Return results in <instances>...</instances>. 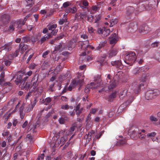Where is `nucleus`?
<instances>
[{"mask_svg": "<svg viewBox=\"0 0 160 160\" xmlns=\"http://www.w3.org/2000/svg\"><path fill=\"white\" fill-rule=\"evenodd\" d=\"M126 60L124 62L127 64L132 65L136 59V56L134 52H130L126 53Z\"/></svg>", "mask_w": 160, "mask_h": 160, "instance_id": "obj_1", "label": "nucleus"}, {"mask_svg": "<svg viewBox=\"0 0 160 160\" xmlns=\"http://www.w3.org/2000/svg\"><path fill=\"white\" fill-rule=\"evenodd\" d=\"M160 94L158 90H150L146 92L145 94V98L147 100L154 98Z\"/></svg>", "mask_w": 160, "mask_h": 160, "instance_id": "obj_2", "label": "nucleus"}, {"mask_svg": "<svg viewBox=\"0 0 160 160\" xmlns=\"http://www.w3.org/2000/svg\"><path fill=\"white\" fill-rule=\"evenodd\" d=\"M83 80L82 77L81 79H79V78L74 79L68 87V90L69 91H71L73 88H74L78 85L80 86H82L83 83Z\"/></svg>", "mask_w": 160, "mask_h": 160, "instance_id": "obj_3", "label": "nucleus"}, {"mask_svg": "<svg viewBox=\"0 0 160 160\" xmlns=\"http://www.w3.org/2000/svg\"><path fill=\"white\" fill-rule=\"evenodd\" d=\"M102 80L100 78H96L94 79V82H92L89 84L92 89H96L100 87L101 85Z\"/></svg>", "mask_w": 160, "mask_h": 160, "instance_id": "obj_4", "label": "nucleus"}, {"mask_svg": "<svg viewBox=\"0 0 160 160\" xmlns=\"http://www.w3.org/2000/svg\"><path fill=\"white\" fill-rule=\"evenodd\" d=\"M107 82L109 83H107V85H108V89L109 91H111L116 86V83L114 81H111L110 76L108 75L107 78Z\"/></svg>", "mask_w": 160, "mask_h": 160, "instance_id": "obj_5", "label": "nucleus"}, {"mask_svg": "<svg viewBox=\"0 0 160 160\" xmlns=\"http://www.w3.org/2000/svg\"><path fill=\"white\" fill-rule=\"evenodd\" d=\"M21 24L18 22V21L12 22L10 24L8 30L10 31H13L16 28H19L21 27Z\"/></svg>", "mask_w": 160, "mask_h": 160, "instance_id": "obj_6", "label": "nucleus"}, {"mask_svg": "<svg viewBox=\"0 0 160 160\" xmlns=\"http://www.w3.org/2000/svg\"><path fill=\"white\" fill-rule=\"evenodd\" d=\"M25 76V72L23 71H20L17 74V77L15 80L16 84H18L21 82L23 77Z\"/></svg>", "mask_w": 160, "mask_h": 160, "instance_id": "obj_7", "label": "nucleus"}, {"mask_svg": "<svg viewBox=\"0 0 160 160\" xmlns=\"http://www.w3.org/2000/svg\"><path fill=\"white\" fill-rule=\"evenodd\" d=\"M98 32L99 34H101L102 35L105 37L109 34L110 31L109 29L104 28H99L98 30Z\"/></svg>", "mask_w": 160, "mask_h": 160, "instance_id": "obj_8", "label": "nucleus"}, {"mask_svg": "<svg viewBox=\"0 0 160 160\" xmlns=\"http://www.w3.org/2000/svg\"><path fill=\"white\" fill-rule=\"evenodd\" d=\"M9 16L7 14L2 15L0 19V22L3 24L8 23L9 19Z\"/></svg>", "mask_w": 160, "mask_h": 160, "instance_id": "obj_9", "label": "nucleus"}, {"mask_svg": "<svg viewBox=\"0 0 160 160\" xmlns=\"http://www.w3.org/2000/svg\"><path fill=\"white\" fill-rule=\"evenodd\" d=\"M38 80V78H37V79L32 82V86H31V87L30 88V89H31V91H37L39 93L41 92V90L42 89V88L41 87V89H40L39 91V88H36V87L37 86V81Z\"/></svg>", "mask_w": 160, "mask_h": 160, "instance_id": "obj_10", "label": "nucleus"}, {"mask_svg": "<svg viewBox=\"0 0 160 160\" xmlns=\"http://www.w3.org/2000/svg\"><path fill=\"white\" fill-rule=\"evenodd\" d=\"M89 41H86L83 42H81L80 43L82 46V47L84 49H86L87 48H88L91 49H94V47L88 44Z\"/></svg>", "mask_w": 160, "mask_h": 160, "instance_id": "obj_11", "label": "nucleus"}, {"mask_svg": "<svg viewBox=\"0 0 160 160\" xmlns=\"http://www.w3.org/2000/svg\"><path fill=\"white\" fill-rule=\"evenodd\" d=\"M139 32L143 34H146L149 31V28L146 25L140 27L139 29Z\"/></svg>", "mask_w": 160, "mask_h": 160, "instance_id": "obj_12", "label": "nucleus"}, {"mask_svg": "<svg viewBox=\"0 0 160 160\" xmlns=\"http://www.w3.org/2000/svg\"><path fill=\"white\" fill-rule=\"evenodd\" d=\"M12 44V42L7 43L1 48V50H5L7 52L9 51V50H11L12 48L11 46Z\"/></svg>", "mask_w": 160, "mask_h": 160, "instance_id": "obj_13", "label": "nucleus"}, {"mask_svg": "<svg viewBox=\"0 0 160 160\" xmlns=\"http://www.w3.org/2000/svg\"><path fill=\"white\" fill-rule=\"evenodd\" d=\"M110 43L111 44H115L118 40V38L117 35L114 33L113 36L110 37L109 38Z\"/></svg>", "mask_w": 160, "mask_h": 160, "instance_id": "obj_14", "label": "nucleus"}, {"mask_svg": "<svg viewBox=\"0 0 160 160\" xmlns=\"http://www.w3.org/2000/svg\"><path fill=\"white\" fill-rule=\"evenodd\" d=\"M118 52L117 49L115 48L109 51L108 54L109 58H112L116 55L117 54Z\"/></svg>", "mask_w": 160, "mask_h": 160, "instance_id": "obj_15", "label": "nucleus"}, {"mask_svg": "<svg viewBox=\"0 0 160 160\" xmlns=\"http://www.w3.org/2000/svg\"><path fill=\"white\" fill-rule=\"evenodd\" d=\"M129 99L128 100H127L123 104H122L119 107V109H121L124 106L125 107L127 106L130 104L132 102L133 100V98L132 96H130L129 98Z\"/></svg>", "mask_w": 160, "mask_h": 160, "instance_id": "obj_16", "label": "nucleus"}, {"mask_svg": "<svg viewBox=\"0 0 160 160\" xmlns=\"http://www.w3.org/2000/svg\"><path fill=\"white\" fill-rule=\"evenodd\" d=\"M141 84H136L135 85H134V84L133 85L132 88L133 89L134 93H137L139 91Z\"/></svg>", "mask_w": 160, "mask_h": 160, "instance_id": "obj_17", "label": "nucleus"}, {"mask_svg": "<svg viewBox=\"0 0 160 160\" xmlns=\"http://www.w3.org/2000/svg\"><path fill=\"white\" fill-rule=\"evenodd\" d=\"M67 13L71 12L72 13H75L77 11V9L76 8L73 7L72 8L69 7L67 8L65 10Z\"/></svg>", "mask_w": 160, "mask_h": 160, "instance_id": "obj_18", "label": "nucleus"}, {"mask_svg": "<svg viewBox=\"0 0 160 160\" xmlns=\"http://www.w3.org/2000/svg\"><path fill=\"white\" fill-rule=\"evenodd\" d=\"M143 70V68L142 67L137 68L134 70L133 73L136 75L139 74L140 72H142Z\"/></svg>", "mask_w": 160, "mask_h": 160, "instance_id": "obj_19", "label": "nucleus"}, {"mask_svg": "<svg viewBox=\"0 0 160 160\" xmlns=\"http://www.w3.org/2000/svg\"><path fill=\"white\" fill-rule=\"evenodd\" d=\"M63 48L62 47V45L60 43L58 45L55 47L54 50L53 52V53H55L57 51L61 52L63 50Z\"/></svg>", "mask_w": 160, "mask_h": 160, "instance_id": "obj_20", "label": "nucleus"}, {"mask_svg": "<svg viewBox=\"0 0 160 160\" xmlns=\"http://www.w3.org/2000/svg\"><path fill=\"white\" fill-rule=\"evenodd\" d=\"M50 38V36L48 35V34L42 36L40 39L41 44H42Z\"/></svg>", "mask_w": 160, "mask_h": 160, "instance_id": "obj_21", "label": "nucleus"}, {"mask_svg": "<svg viewBox=\"0 0 160 160\" xmlns=\"http://www.w3.org/2000/svg\"><path fill=\"white\" fill-rule=\"evenodd\" d=\"M68 120V118L67 117H61L59 118V122L60 124H64L66 121Z\"/></svg>", "mask_w": 160, "mask_h": 160, "instance_id": "obj_22", "label": "nucleus"}, {"mask_svg": "<svg viewBox=\"0 0 160 160\" xmlns=\"http://www.w3.org/2000/svg\"><path fill=\"white\" fill-rule=\"evenodd\" d=\"M25 46L24 45L23 43H21L19 45V49L18 50L19 52H20L22 54L24 52V51L25 50Z\"/></svg>", "mask_w": 160, "mask_h": 160, "instance_id": "obj_23", "label": "nucleus"}, {"mask_svg": "<svg viewBox=\"0 0 160 160\" xmlns=\"http://www.w3.org/2000/svg\"><path fill=\"white\" fill-rule=\"evenodd\" d=\"M57 25L56 24H50L47 26V27L49 30L52 31L55 30L54 29L57 28Z\"/></svg>", "mask_w": 160, "mask_h": 160, "instance_id": "obj_24", "label": "nucleus"}, {"mask_svg": "<svg viewBox=\"0 0 160 160\" xmlns=\"http://www.w3.org/2000/svg\"><path fill=\"white\" fill-rule=\"evenodd\" d=\"M111 64L112 66H116L117 67H119L122 65V63L120 61H112Z\"/></svg>", "mask_w": 160, "mask_h": 160, "instance_id": "obj_25", "label": "nucleus"}, {"mask_svg": "<svg viewBox=\"0 0 160 160\" xmlns=\"http://www.w3.org/2000/svg\"><path fill=\"white\" fill-rule=\"evenodd\" d=\"M107 56L105 54H103L102 55L101 58H100L99 60V62H100L101 65H102L105 62V59L106 58Z\"/></svg>", "mask_w": 160, "mask_h": 160, "instance_id": "obj_26", "label": "nucleus"}, {"mask_svg": "<svg viewBox=\"0 0 160 160\" xmlns=\"http://www.w3.org/2000/svg\"><path fill=\"white\" fill-rule=\"evenodd\" d=\"M127 91L126 90H123V91L122 92H121L120 93V98L121 99H123V98L124 97H125L126 96H128L127 95L128 94V95H129L128 94L129 92H127V93H126Z\"/></svg>", "mask_w": 160, "mask_h": 160, "instance_id": "obj_27", "label": "nucleus"}, {"mask_svg": "<svg viewBox=\"0 0 160 160\" xmlns=\"http://www.w3.org/2000/svg\"><path fill=\"white\" fill-rule=\"evenodd\" d=\"M21 86V88H22V89H25L26 90H28V89L31 87V85H30V84L29 83L26 82L25 84V85L24 86H23L22 87V85L21 84L20 85Z\"/></svg>", "mask_w": 160, "mask_h": 160, "instance_id": "obj_28", "label": "nucleus"}, {"mask_svg": "<svg viewBox=\"0 0 160 160\" xmlns=\"http://www.w3.org/2000/svg\"><path fill=\"white\" fill-rule=\"evenodd\" d=\"M52 31L50 33H48V35H50V38H52L53 36H55L56 35L58 32V30L55 29Z\"/></svg>", "mask_w": 160, "mask_h": 160, "instance_id": "obj_29", "label": "nucleus"}, {"mask_svg": "<svg viewBox=\"0 0 160 160\" xmlns=\"http://www.w3.org/2000/svg\"><path fill=\"white\" fill-rule=\"evenodd\" d=\"M23 106H22L20 109V116L22 119L24 118V114L23 113Z\"/></svg>", "mask_w": 160, "mask_h": 160, "instance_id": "obj_30", "label": "nucleus"}, {"mask_svg": "<svg viewBox=\"0 0 160 160\" xmlns=\"http://www.w3.org/2000/svg\"><path fill=\"white\" fill-rule=\"evenodd\" d=\"M117 93V92H114L112 94L110 95L109 96V100L111 101L112 99L114 98L116 96Z\"/></svg>", "mask_w": 160, "mask_h": 160, "instance_id": "obj_31", "label": "nucleus"}, {"mask_svg": "<svg viewBox=\"0 0 160 160\" xmlns=\"http://www.w3.org/2000/svg\"><path fill=\"white\" fill-rule=\"evenodd\" d=\"M134 11V8L131 7H130L127 8V12L129 14L131 13Z\"/></svg>", "mask_w": 160, "mask_h": 160, "instance_id": "obj_32", "label": "nucleus"}, {"mask_svg": "<svg viewBox=\"0 0 160 160\" xmlns=\"http://www.w3.org/2000/svg\"><path fill=\"white\" fill-rule=\"evenodd\" d=\"M149 119L152 122H157L158 121V119L154 116L151 115L150 116Z\"/></svg>", "mask_w": 160, "mask_h": 160, "instance_id": "obj_33", "label": "nucleus"}, {"mask_svg": "<svg viewBox=\"0 0 160 160\" xmlns=\"http://www.w3.org/2000/svg\"><path fill=\"white\" fill-rule=\"evenodd\" d=\"M156 134L155 132H152L147 134V137L148 138H152L154 137Z\"/></svg>", "mask_w": 160, "mask_h": 160, "instance_id": "obj_34", "label": "nucleus"}, {"mask_svg": "<svg viewBox=\"0 0 160 160\" xmlns=\"http://www.w3.org/2000/svg\"><path fill=\"white\" fill-rule=\"evenodd\" d=\"M51 101V99L49 97L45 99L44 104L46 105H48Z\"/></svg>", "mask_w": 160, "mask_h": 160, "instance_id": "obj_35", "label": "nucleus"}, {"mask_svg": "<svg viewBox=\"0 0 160 160\" xmlns=\"http://www.w3.org/2000/svg\"><path fill=\"white\" fill-rule=\"evenodd\" d=\"M30 42H31L34 43L36 41V38L34 36H32L30 37Z\"/></svg>", "mask_w": 160, "mask_h": 160, "instance_id": "obj_36", "label": "nucleus"}, {"mask_svg": "<svg viewBox=\"0 0 160 160\" xmlns=\"http://www.w3.org/2000/svg\"><path fill=\"white\" fill-rule=\"evenodd\" d=\"M90 89H91V87L90 86L89 84L87 85L85 88V92L86 93H88L90 91Z\"/></svg>", "mask_w": 160, "mask_h": 160, "instance_id": "obj_37", "label": "nucleus"}, {"mask_svg": "<svg viewBox=\"0 0 160 160\" xmlns=\"http://www.w3.org/2000/svg\"><path fill=\"white\" fill-rule=\"evenodd\" d=\"M27 20L26 19V18H24L22 21L21 20H18V22L20 23V24H21V27H22V26L25 24Z\"/></svg>", "mask_w": 160, "mask_h": 160, "instance_id": "obj_38", "label": "nucleus"}, {"mask_svg": "<svg viewBox=\"0 0 160 160\" xmlns=\"http://www.w3.org/2000/svg\"><path fill=\"white\" fill-rule=\"evenodd\" d=\"M93 19V17L92 15H90L87 17V20L89 22H92Z\"/></svg>", "mask_w": 160, "mask_h": 160, "instance_id": "obj_39", "label": "nucleus"}, {"mask_svg": "<svg viewBox=\"0 0 160 160\" xmlns=\"http://www.w3.org/2000/svg\"><path fill=\"white\" fill-rule=\"evenodd\" d=\"M155 58L157 60L160 62V53H157L155 55Z\"/></svg>", "mask_w": 160, "mask_h": 160, "instance_id": "obj_40", "label": "nucleus"}, {"mask_svg": "<svg viewBox=\"0 0 160 160\" xmlns=\"http://www.w3.org/2000/svg\"><path fill=\"white\" fill-rule=\"evenodd\" d=\"M88 30L90 33H93L94 31V30L91 26H89L88 27Z\"/></svg>", "mask_w": 160, "mask_h": 160, "instance_id": "obj_41", "label": "nucleus"}, {"mask_svg": "<svg viewBox=\"0 0 160 160\" xmlns=\"http://www.w3.org/2000/svg\"><path fill=\"white\" fill-rule=\"evenodd\" d=\"M76 126L75 125H73L72 127H71L70 129V134H72V132L74 131L75 128H76Z\"/></svg>", "mask_w": 160, "mask_h": 160, "instance_id": "obj_42", "label": "nucleus"}, {"mask_svg": "<svg viewBox=\"0 0 160 160\" xmlns=\"http://www.w3.org/2000/svg\"><path fill=\"white\" fill-rule=\"evenodd\" d=\"M101 17V16L100 15H96L95 17V22L96 23H98V21L100 19Z\"/></svg>", "mask_w": 160, "mask_h": 160, "instance_id": "obj_43", "label": "nucleus"}, {"mask_svg": "<svg viewBox=\"0 0 160 160\" xmlns=\"http://www.w3.org/2000/svg\"><path fill=\"white\" fill-rule=\"evenodd\" d=\"M33 107L32 104L29 105L28 107L27 112H29L31 111H32Z\"/></svg>", "mask_w": 160, "mask_h": 160, "instance_id": "obj_44", "label": "nucleus"}, {"mask_svg": "<svg viewBox=\"0 0 160 160\" xmlns=\"http://www.w3.org/2000/svg\"><path fill=\"white\" fill-rule=\"evenodd\" d=\"M61 66L60 65H58L57 66L56 68H55V70H54L55 71V73H56V72L58 73V72H59L61 69Z\"/></svg>", "mask_w": 160, "mask_h": 160, "instance_id": "obj_45", "label": "nucleus"}, {"mask_svg": "<svg viewBox=\"0 0 160 160\" xmlns=\"http://www.w3.org/2000/svg\"><path fill=\"white\" fill-rule=\"evenodd\" d=\"M71 4V3L69 2H67L63 3V7L64 8H66L69 6Z\"/></svg>", "mask_w": 160, "mask_h": 160, "instance_id": "obj_46", "label": "nucleus"}, {"mask_svg": "<svg viewBox=\"0 0 160 160\" xmlns=\"http://www.w3.org/2000/svg\"><path fill=\"white\" fill-rule=\"evenodd\" d=\"M32 137L30 134H28L26 138V140H27L29 141V142L32 141Z\"/></svg>", "mask_w": 160, "mask_h": 160, "instance_id": "obj_47", "label": "nucleus"}, {"mask_svg": "<svg viewBox=\"0 0 160 160\" xmlns=\"http://www.w3.org/2000/svg\"><path fill=\"white\" fill-rule=\"evenodd\" d=\"M147 75L146 74H143L141 78V80L142 82H144L146 80Z\"/></svg>", "mask_w": 160, "mask_h": 160, "instance_id": "obj_48", "label": "nucleus"}, {"mask_svg": "<svg viewBox=\"0 0 160 160\" xmlns=\"http://www.w3.org/2000/svg\"><path fill=\"white\" fill-rule=\"evenodd\" d=\"M67 21L66 18L60 19L59 21V23L60 25H62L64 22Z\"/></svg>", "mask_w": 160, "mask_h": 160, "instance_id": "obj_49", "label": "nucleus"}, {"mask_svg": "<svg viewBox=\"0 0 160 160\" xmlns=\"http://www.w3.org/2000/svg\"><path fill=\"white\" fill-rule=\"evenodd\" d=\"M23 40L24 42H30V37H24L23 38Z\"/></svg>", "mask_w": 160, "mask_h": 160, "instance_id": "obj_50", "label": "nucleus"}, {"mask_svg": "<svg viewBox=\"0 0 160 160\" xmlns=\"http://www.w3.org/2000/svg\"><path fill=\"white\" fill-rule=\"evenodd\" d=\"M81 37L84 39H86L88 38V36L86 33H83L81 35Z\"/></svg>", "mask_w": 160, "mask_h": 160, "instance_id": "obj_51", "label": "nucleus"}, {"mask_svg": "<svg viewBox=\"0 0 160 160\" xmlns=\"http://www.w3.org/2000/svg\"><path fill=\"white\" fill-rule=\"evenodd\" d=\"M85 138H87L88 139V142H89L90 140L91 139V134H90L89 133H88V134H87L85 135Z\"/></svg>", "mask_w": 160, "mask_h": 160, "instance_id": "obj_52", "label": "nucleus"}, {"mask_svg": "<svg viewBox=\"0 0 160 160\" xmlns=\"http://www.w3.org/2000/svg\"><path fill=\"white\" fill-rule=\"evenodd\" d=\"M18 122L17 119L14 120L12 122L13 127H15L18 123Z\"/></svg>", "mask_w": 160, "mask_h": 160, "instance_id": "obj_53", "label": "nucleus"}, {"mask_svg": "<svg viewBox=\"0 0 160 160\" xmlns=\"http://www.w3.org/2000/svg\"><path fill=\"white\" fill-rule=\"evenodd\" d=\"M28 76H27L25 74V76L23 77L22 78V83L24 82V83L27 80V79L28 78Z\"/></svg>", "mask_w": 160, "mask_h": 160, "instance_id": "obj_54", "label": "nucleus"}, {"mask_svg": "<svg viewBox=\"0 0 160 160\" xmlns=\"http://www.w3.org/2000/svg\"><path fill=\"white\" fill-rule=\"evenodd\" d=\"M61 108L65 110L68 109L69 108V106L68 105H63L61 106Z\"/></svg>", "mask_w": 160, "mask_h": 160, "instance_id": "obj_55", "label": "nucleus"}, {"mask_svg": "<svg viewBox=\"0 0 160 160\" xmlns=\"http://www.w3.org/2000/svg\"><path fill=\"white\" fill-rule=\"evenodd\" d=\"M81 3H82V5L86 7H87V6L88 5V2L86 1H83L82 2H81Z\"/></svg>", "mask_w": 160, "mask_h": 160, "instance_id": "obj_56", "label": "nucleus"}, {"mask_svg": "<svg viewBox=\"0 0 160 160\" xmlns=\"http://www.w3.org/2000/svg\"><path fill=\"white\" fill-rule=\"evenodd\" d=\"M49 52V51H45V52L43 53L42 55V57L43 58H45L46 57V56L48 55Z\"/></svg>", "mask_w": 160, "mask_h": 160, "instance_id": "obj_57", "label": "nucleus"}, {"mask_svg": "<svg viewBox=\"0 0 160 160\" xmlns=\"http://www.w3.org/2000/svg\"><path fill=\"white\" fill-rule=\"evenodd\" d=\"M65 132V130H62L60 132H59L57 134V136H59L61 134L62 135H63L64 134V132Z\"/></svg>", "mask_w": 160, "mask_h": 160, "instance_id": "obj_58", "label": "nucleus"}, {"mask_svg": "<svg viewBox=\"0 0 160 160\" xmlns=\"http://www.w3.org/2000/svg\"><path fill=\"white\" fill-rule=\"evenodd\" d=\"M159 44V42H155L152 44V47H157L158 45V44Z\"/></svg>", "mask_w": 160, "mask_h": 160, "instance_id": "obj_59", "label": "nucleus"}, {"mask_svg": "<svg viewBox=\"0 0 160 160\" xmlns=\"http://www.w3.org/2000/svg\"><path fill=\"white\" fill-rule=\"evenodd\" d=\"M126 140L124 139V140H120L119 143L121 145H123L126 144Z\"/></svg>", "mask_w": 160, "mask_h": 160, "instance_id": "obj_60", "label": "nucleus"}, {"mask_svg": "<svg viewBox=\"0 0 160 160\" xmlns=\"http://www.w3.org/2000/svg\"><path fill=\"white\" fill-rule=\"evenodd\" d=\"M103 133V132L102 131L101 132H99L97 135L96 136V138L97 139H99L100 138L101 136H102V134Z\"/></svg>", "mask_w": 160, "mask_h": 160, "instance_id": "obj_61", "label": "nucleus"}, {"mask_svg": "<svg viewBox=\"0 0 160 160\" xmlns=\"http://www.w3.org/2000/svg\"><path fill=\"white\" fill-rule=\"evenodd\" d=\"M97 109L92 108L91 109L90 113L92 114H94L97 111H98Z\"/></svg>", "mask_w": 160, "mask_h": 160, "instance_id": "obj_62", "label": "nucleus"}, {"mask_svg": "<svg viewBox=\"0 0 160 160\" xmlns=\"http://www.w3.org/2000/svg\"><path fill=\"white\" fill-rule=\"evenodd\" d=\"M27 3L28 4V5H32L33 4V1L32 0H28L27 1Z\"/></svg>", "mask_w": 160, "mask_h": 160, "instance_id": "obj_63", "label": "nucleus"}, {"mask_svg": "<svg viewBox=\"0 0 160 160\" xmlns=\"http://www.w3.org/2000/svg\"><path fill=\"white\" fill-rule=\"evenodd\" d=\"M18 52H19V51L18 50H16L15 52L14 53L12 54L13 55V57H14V58H15V57H16L17 56L18 53Z\"/></svg>", "mask_w": 160, "mask_h": 160, "instance_id": "obj_64", "label": "nucleus"}]
</instances>
